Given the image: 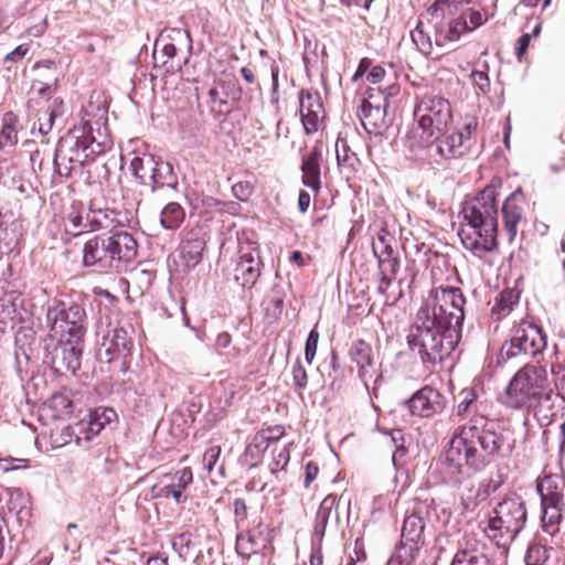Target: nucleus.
<instances>
[{"instance_id":"56","label":"nucleus","mask_w":565,"mask_h":565,"mask_svg":"<svg viewBox=\"0 0 565 565\" xmlns=\"http://www.w3.org/2000/svg\"><path fill=\"white\" fill-rule=\"evenodd\" d=\"M253 192L254 186L248 181H239L232 186L233 195L241 201L248 200Z\"/></svg>"},{"instance_id":"29","label":"nucleus","mask_w":565,"mask_h":565,"mask_svg":"<svg viewBox=\"0 0 565 565\" xmlns=\"http://www.w3.org/2000/svg\"><path fill=\"white\" fill-rule=\"evenodd\" d=\"M322 151L319 147H313L310 152L303 157L301 163L302 183L318 192L321 186L320 181V160Z\"/></svg>"},{"instance_id":"52","label":"nucleus","mask_w":565,"mask_h":565,"mask_svg":"<svg viewBox=\"0 0 565 565\" xmlns=\"http://www.w3.org/2000/svg\"><path fill=\"white\" fill-rule=\"evenodd\" d=\"M218 86L222 88L223 95L228 99L237 102L242 96V88L236 78H230L226 81H222L218 83Z\"/></svg>"},{"instance_id":"50","label":"nucleus","mask_w":565,"mask_h":565,"mask_svg":"<svg viewBox=\"0 0 565 565\" xmlns=\"http://www.w3.org/2000/svg\"><path fill=\"white\" fill-rule=\"evenodd\" d=\"M50 407L60 414H71L73 402L66 394L56 393L50 399Z\"/></svg>"},{"instance_id":"55","label":"nucleus","mask_w":565,"mask_h":565,"mask_svg":"<svg viewBox=\"0 0 565 565\" xmlns=\"http://www.w3.org/2000/svg\"><path fill=\"white\" fill-rule=\"evenodd\" d=\"M221 455L220 446H212L205 450L202 459L204 469L211 473Z\"/></svg>"},{"instance_id":"8","label":"nucleus","mask_w":565,"mask_h":565,"mask_svg":"<svg viewBox=\"0 0 565 565\" xmlns=\"http://www.w3.org/2000/svg\"><path fill=\"white\" fill-rule=\"evenodd\" d=\"M45 317L51 339L68 343L84 340L88 319L81 303L52 299L47 302Z\"/></svg>"},{"instance_id":"54","label":"nucleus","mask_w":565,"mask_h":565,"mask_svg":"<svg viewBox=\"0 0 565 565\" xmlns=\"http://www.w3.org/2000/svg\"><path fill=\"white\" fill-rule=\"evenodd\" d=\"M318 342H319V332L315 328L309 332L307 341H306V345H305V359H306L307 363H309V364L312 363V361L316 356Z\"/></svg>"},{"instance_id":"13","label":"nucleus","mask_w":565,"mask_h":565,"mask_svg":"<svg viewBox=\"0 0 565 565\" xmlns=\"http://www.w3.org/2000/svg\"><path fill=\"white\" fill-rule=\"evenodd\" d=\"M111 246L107 233L90 237L83 248V265L94 267L98 271H115Z\"/></svg>"},{"instance_id":"61","label":"nucleus","mask_w":565,"mask_h":565,"mask_svg":"<svg viewBox=\"0 0 565 565\" xmlns=\"http://www.w3.org/2000/svg\"><path fill=\"white\" fill-rule=\"evenodd\" d=\"M467 4V2H463V10L466 11L467 21L469 20V29L472 31L476 28L482 25L486 19L480 11L472 10L468 8Z\"/></svg>"},{"instance_id":"18","label":"nucleus","mask_w":565,"mask_h":565,"mask_svg":"<svg viewBox=\"0 0 565 565\" xmlns=\"http://www.w3.org/2000/svg\"><path fill=\"white\" fill-rule=\"evenodd\" d=\"M120 215V212L108 207L102 200L94 199L86 212L85 225L92 232L113 228L121 223Z\"/></svg>"},{"instance_id":"6","label":"nucleus","mask_w":565,"mask_h":565,"mask_svg":"<svg viewBox=\"0 0 565 565\" xmlns=\"http://www.w3.org/2000/svg\"><path fill=\"white\" fill-rule=\"evenodd\" d=\"M478 119L469 117L460 129L449 135H439L423 142L417 135L408 137L407 150L409 156L423 163H440L441 160L461 158L469 153L477 143Z\"/></svg>"},{"instance_id":"1","label":"nucleus","mask_w":565,"mask_h":565,"mask_svg":"<svg viewBox=\"0 0 565 565\" xmlns=\"http://www.w3.org/2000/svg\"><path fill=\"white\" fill-rule=\"evenodd\" d=\"M465 296L460 288H433L416 313L407 333L411 351L424 364L441 363L457 347L465 319Z\"/></svg>"},{"instance_id":"5","label":"nucleus","mask_w":565,"mask_h":565,"mask_svg":"<svg viewBox=\"0 0 565 565\" xmlns=\"http://www.w3.org/2000/svg\"><path fill=\"white\" fill-rule=\"evenodd\" d=\"M504 404L513 409L526 408L540 419L550 420L554 409V390L545 366L524 364L511 379Z\"/></svg>"},{"instance_id":"16","label":"nucleus","mask_w":565,"mask_h":565,"mask_svg":"<svg viewBox=\"0 0 565 565\" xmlns=\"http://www.w3.org/2000/svg\"><path fill=\"white\" fill-rule=\"evenodd\" d=\"M429 513V507L425 502L415 503L412 513L405 516L402 527V550H406L407 543H411L409 553L412 554L423 540L425 530V516Z\"/></svg>"},{"instance_id":"27","label":"nucleus","mask_w":565,"mask_h":565,"mask_svg":"<svg viewBox=\"0 0 565 565\" xmlns=\"http://www.w3.org/2000/svg\"><path fill=\"white\" fill-rule=\"evenodd\" d=\"M372 250L379 263L380 273L396 275L399 267V259L395 256L390 243L388 234L381 232L372 244Z\"/></svg>"},{"instance_id":"23","label":"nucleus","mask_w":565,"mask_h":565,"mask_svg":"<svg viewBox=\"0 0 565 565\" xmlns=\"http://www.w3.org/2000/svg\"><path fill=\"white\" fill-rule=\"evenodd\" d=\"M60 344L55 349L52 358L53 365L57 369H65L73 374L81 367V358L83 354L84 340L77 343H68L67 341H57Z\"/></svg>"},{"instance_id":"3","label":"nucleus","mask_w":565,"mask_h":565,"mask_svg":"<svg viewBox=\"0 0 565 565\" xmlns=\"http://www.w3.org/2000/svg\"><path fill=\"white\" fill-rule=\"evenodd\" d=\"M458 236L463 247L481 257L498 249V207L495 188L487 186L465 203Z\"/></svg>"},{"instance_id":"63","label":"nucleus","mask_w":565,"mask_h":565,"mask_svg":"<svg viewBox=\"0 0 565 565\" xmlns=\"http://www.w3.org/2000/svg\"><path fill=\"white\" fill-rule=\"evenodd\" d=\"M193 475L190 468H184L177 473V482L173 483L181 492L192 482Z\"/></svg>"},{"instance_id":"9","label":"nucleus","mask_w":565,"mask_h":565,"mask_svg":"<svg viewBox=\"0 0 565 565\" xmlns=\"http://www.w3.org/2000/svg\"><path fill=\"white\" fill-rule=\"evenodd\" d=\"M546 347V335L535 323L521 320L511 329L510 339L507 340L500 350L499 362H507L511 359L536 358Z\"/></svg>"},{"instance_id":"15","label":"nucleus","mask_w":565,"mask_h":565,"mask_svg":"<svg viewBox=\"0 0 565 565\" xmlns=\"http://www.w3.org/2000/svg\"><path fill=\"white\" fill-rule=\"evenodd\" d=\"M111 257L115 260V271L124 270L137 257L138 244L135 237L126 231L108 232Z\"/></svg>"},{"instance_id":"48","label":"nucleus","mask_w":565,"mask_h":565,"mask_svg":"<svg viewBox=\"0 0 565 565\" xmlns=\"http://www.w3.org/2000/svg\"><path fill=\"white\" fill-rule=\"evenodd\" d=\"M97 424H100L104 429L106 425L110 424L117 418V414L113 408L99 406L88 414Z\"/></svg>"},{"instance_id":"40","label":"nucleus","mask_w":565,"mask_h":565,"mask_svg":"<svg viewBox=\"0 0 565 565\" xmlns=\"http://www.w3.org/2000/svg\"><path fill=\"white\" fill-rule=\"evenodd\" d=\"M479 405L476 404L471 407V409L466 411L463 416H459L461 419H468L465 425H487L491 423L488 418L490 405L487 398L478 402Z\"/></svg>"},{"instance_id":"7","label":"nucleus","mask_w":565,"mask_h":565,"mask_svg":"<svg viewBox=\"0 0 565 565\" xmlns=\"http://www.w3.org/2000/svg\"><path fill=\"white\" fill-rule=\"evenodd\" d=\"M526 520L527 511L523 499L516 494L509 495L489 513L483 533L499 547H507L522 532Z\"/></svg>"},{"instance_id":"37","label":"nucleus","mask_w":565,"mask_h":565,"mask_svg":"<svg viewBox=\"0 0 565 565\" xmlns=\"http://www.w3.org/2000/svg\"><path fill=\"white\" fill-rule=\"evenodd\" d=\"M70 429L76 436V444L79 446L83 440L88 443L103 430L100 424L94 422L89 416H87V419L79 420Z\"/></svg>"},{"instance_id":"24","label":"nucleus","mask_w":565,"mask_h":565,"mask_svg":"<svg viewBox=\"0 0 565 565\" xmlns=\"http://www.w3.org/2000/svg\"><path fill=\"white\" fill-rule=\"evenodd\" d=\"M339 499L335 494H328L319 505L316 514L315 526L312 532V541L322 543L326 527L329 520L340 523V513L338 511Z\"/></svg>"},{"instance_id":"49","label":"nucleus","mask_w":565,"mask_h":565,"mask_svg":"<svg viewBox=\"0 0 565 565\" xmlns=\"http://www.w3.org/2000/svg\"><path fill=\"white\" fill-rule=\"evenodd\" d=\"M66 231L73 236H78L84 232H90L88 226L85 225V216L76 212L68 214Z\"/></svg>"},{"instance_id":"38","label":"nucleus","mask_w":565,"mask_h":565,"mask_svg":"<svg viewBox=\"0 0 565 565\" xmlns=\"http://www.w3.org/2000/svg\"><path fill=\"white\" fill-rule=\"evenodd\" d=\"M3 126L0 130V148H11L18 142V131L15 125L18 122L17 117L8 111L3 115Z\"/></svg>"},{"instance_id":"11","label":"nucleus","mask_w":565,"mask_h":565,"mask_svg":"<svg viewBox=\"0 0 565 565\" xmlns=\"http://www.w3.org/2000/svg\"><path fill=\"white\" fill-rule=\"evenodd\" d=\"M565 480L559 475H546L537 482L542 503V522L545 531L553 534L559 524L565 508Z\"/></svg>"},{"instance_id":"4","label":"nucleus","mask_w":565,"mask_h":565,"mask_svg":"<svg viewBox=\"0 0 565 565\" xmlns=\"http://www.w3.org/2000/svg\"><path fill=\"white\" fill-rule=\"evenodd\" d=\"M105 113L97 120H83L61 138L55 150L53 163L58 175L68 178L94 156L104 153L110 147L105 129Z\"/></svg>"},{"instance_id":"32","label":"nucleus","mask_w":565,"mask_h":565,"mask_svg":"<svg viewBox=\"0 0 565 565\" xmlns=\"http://www.w3.org/2000/svg\"><path fill=\"white\" fill-rule=\"evenodd\" d=\"M152 179L150 182L151 190L157 188L168 186L174 189L178 185V178L173 172L171 163L161 159L157 160L156 170H153Z\"/></svg>"},{"instance_id":"43","label":"nucleus","mask_w":565,"mask_h":565,"mask_svg":"<svg viewBox=\"0 0 565 565\" xmlns=\"http://www.w3.org/2000/svg\"><path fill=\"white\" fill-rule=\"evenodd\" d=\"M411 38L417 50L424 54H429L431 51L430 38L426 34L423 28V22L418 21L416 26L411 31Z\"/></svg>"},{"instance_id":"12","label":"nucleus","mask_w":565,"mask_h":565,"mask_svg":"<svg viewBox=\"0 0 565 565\" xmlns=\"http://www.w3.org/2000/svg\"><path fill=\"white\" fill-rule=\"evenodd\" d=\"M429 10L440 11L443 15H456L451 18L447 26L439 25L436 28V43L443 45L445 41H457L465 32L471 31L463 10V1L460 0H438Z\"/></svg>"},{"instance_id":"57","label":"nucleus","mask_w":565,"mask_h":565,"mask_svg":"<svg viewBox=\"0 0 565 565\" xmlns=\"http://www.w3.org/2000/svg\"><path fill=\"white\" fill-rule=\"evenodd\" d=\"M28 459L24 458H14V457H7L0 459V470L3 472L26 468L28 467Z\"/></svg>"},{"instance_id":"19","label":"nucleus","mask_w":565,"mask_h":565,"mask_svg":"<svg viewBox=\"0 0 565 565\" xmlns=\"http://www.w3.org/2000/svg\"><path fill=\"white\" fill-rule=\"evenodd\" d=\"M374 89L369 92V99H363L359 117L363 128L369 134H380L386 127L385 122V107L388 105V95L383 96V105H374L370 99L374 98Z\"/></svg>"},{"instance_id":"60","label":"nucleus","mask_w":565,"mask_h":565,"mask_svg":"<svg viewBox=\"0 0 565 565\" xmlns=\"http://www.w3.org/2000/svg\"><path fill=\"white\" fill-rule=\"evenodd\" d=\"M289 462V448L288 446L282 447L274 456L273 465L270 467L271 472H277L284 469Z\"/></svg>"},{"instance_id":"33","label":"nucleus","mask_w":565,"mask_h":565,"mask_svg":"<svg viewBox=\"0 0 565 565\" xmlns=\"http://www.w3.org/2000/svg\"><path fill=\"white\" fill-rule=\"evenodd\" d=\"M519 294L513 289H504L491 309V316L494 320L500 321L511 313L513 307L519 302Z\"/></svg>"},{"instance_id":"31","label":"nucleus","mask_w":565,"mask_h":565,"mask_svg":"<svg viewBox=\"0 0 565 565\" xmlns=\"http://www.w3.org/2000/svg\"><path fill=\"white\" fill-rule=\"evenodd\" d=\"M486 398V394L483 390L477 385L471 387L462 388L455 397L456 405L454 407V413L456 416H463L466 411L471 409V407L478 402Z\"/></svg>"},{"instance_id":"26","label":"nucleus","mask_w":565,"mask_h":565,"mask_svg":"<svg viewBox=\"0 0 565 565\" xmlns=\"http://www.w3.org/2000/svg\"><path fill=\"white\" fill-rule=\"evenodd\" d=\"M268 539V527L259 523L254 529L249 530L246 534H238L236 537V551L245 557L258 553L265 548Z\"/></svg>"},{"instance_id":"41","label":"nucleus","mask_w":565,"mask_h":565,"mask_svg":"<svg viewBox=\"0 0 565 565\" xmlns=\"http://www.w3.org/2000/svg\"><path fill=\"white\" fill-rule=\"evenodd\" d=\"M551 548L540 542H533L529 545L525 554L526 565H544L550 558Z\"/></svg>"},{"instance_id":"53","label":"nucleus","mask_w":565,"mask_h":565,"mask_svg":"<svg viewBox=\"0 0 565 565\" xmlns=\"http://www.w3.org/2000/svg\"><path fill=\"white\" fill-rule=\"evenodd\" d=\"M292 381L296 390L301 394L308 384V374L299 360L292 366Z\"/></svg>"},{"instance_id":"39","label":"nucleus","mask_w":565,"mask_h":565,"mask_svg":"<svg viewBox=\"0 0 565 565\" xmlns=\"http://www.w3.org/2000/svg\"><path fill=\"white\" fill-rule=\"evenodd\" d=\"M62 105V100L56 98L47 109L40 114L39 131L42 135H47L52 130L55 119L63 114Z\"/></svg>"},{"instance_id":"34","label":"nucleus","mask_w":565,"mask_h":565,"mask_svg":"<svg viewBox=\"0 0 565 565\" xmlns=\"http://www.w3.org/2000/svg\"><path fill=\"white\" fill-rule=\"evenodd\" d=\"M156 167L157 159L151 154L135 157L130 162V169L134 175L139 179L141 183L147 185H150Z\"/></svg>"},{"instance_id":"28","label":"nucleus","mask_w":565,"mask_h":565,"mask_svg":"<svg viewBox=\"0 0 565 565\" xmlns=\"http://www.w3.org/2000/svg\"><path fill=\"white\" fill-rule=\"evenodd\" d=\"M521 195L519 190L514 191L507 198L502 206L503 231L509 244L513 243L518 234V224L523 216L522 206L516 204V200Z\"/></svg>"},{"instance_id":"51","label":"nucleus","mask_w":565,"mask_h":565,"mask_svg":"<svg viewBox=\"0 0 565 565\" xmlns=\"http://www.w3.org/2000/svg\"><path fill=\"white\" fill-rule=\"evenodd\" d=\"M323 110H303V113H300L301 120L307 134H312L318 130Z\"/></svg>"},{"instance_id":"42","label":"nucleus","mask_w":565,"mask_h":565,"mask_svg":"<svg viewBox=\"0 0 565 565\" xmlns=\"http://www.w3.org/2000/svg\"><path fill=\"white\" fill-rule=\"evenodd\" d=\"M29 498L21 489H12L9 492L8 508L17 515L28 514Z\"/></svg>"},{"instance_id":"45","label":"nucleus","mask_w":565,"mask_h":565,"mask_svg":"<svg viewBox=\"0 0 565 565\" xmlns=\"http://www.w3.org/2000/svg\"><path fill=\"white\" fill-rule=\"evenodd\" d=\"M391 440L393 445L395 446V450L392 456V461L395 467H398L401 465V459H403L406 454L407 449L404 446V434L402 430L396 429L391 433Z\"/></svg>"},{"instance_id":"64","label":"nucleus","mask_w":565,"mask_h":565,"mask_svg":"<svg viewBox=\"0 0 565 565\" xmlns=\"http://www.w3.org/2000/svg\"><path fill=\"white\" fill-rule=\"evenodd\" d=\"M29 52V45L28 44H20L18 45L13 51L8 53L6 55L4 61L6 62H19L21 61Z\"/></svg>"},{"instance_id":"2","label":"nucleus","mask_w":565,"mask_h":565,"mask_svg":"<svg viewBox=\"0 0 565 565\" xmlns=\"http://www.w3.org/2000/svg\"><path fill=\"white\" fill-rule=\"evenodd\" d=\"M511 452L512 446H505L503 435L494 429L492 422L480 426L461 425L451 438L441 462L443 480L452 486L460 484L465 478V466L480 471L494 459Z\"/></svg>"},{"instance_id":"58","label":"nucleus","mask_w":565,"mask_h":565,"mask_svg":"<svg viewBox=\"0 0 565 565\" xmlns=\"http://www.w3.org/2000/svg\"><path fill=\"white\" fill-rule=\"evenodd\" d=\"M337 160L340 166L348 164L350 167L353 166V157L354 154H349V150L347 147V142L344 140L338 139L335 145Z\"/></svg>"},{"instance_id":"30","label":"nucleus","mask_w":565,"mask_h":565,"mask_svg":"<svg viewBox=\"0 0 565 565\" xmlns=\"http://www.w3.org/2000/svg\"><path fill=\"white\" fill-rule=\"evenodd\" d=\"M286 290L281 284H274L262 301L265 317L270 321H277L284 311Z\"/></svg>"},{"instance_id":"17","label":"nucleus","mask_w":565,"mask_h":565,"mask_svg":"<svg viewBox=\"0 0 565 565\" xmlns=\"http://www.w3.org/2000/svg\"><path fill=\"white\" fill-rule=\"evenodd\" d=\"M134 347V341L125 328L107 330L99 343L98 355H105L108 362L120 356L126 358Z\"/></svg>"},{"instance_id":"46","label":"nucleus","mask_w":565,"mask_h":565,"mask_svg":"<svg viewBox=\"0 0 565 565\" xmlns=\"http://www.w3.org/2000/svg\"><path fill=\"white\" fill-rule=\"evenodd\" d=\"M207 104L212 111L215 113H224L228 111L226 109L228 105L227 98L221 93L217 87H213L207 92Z\"/></svg>"},{"instance_id":"47","label":"nucleus","mask_w":565,"mask_h":565,"mask_svg":"<svg viewBox=\"0 0 565 565\" xmlns=\"http://www.w3.org/2000/svg\"><path fill=\"white\" fill-rule=\"evenodd\" d=\"M551 373L554 384L553 390L556 391L554 398L565 399V367L561 364L552 365Z\"/></svg>"},{"instance_id":"36","label":"nucleus","mask_w":565,"mask_h":565,"mask_svg":"<svg viewBox=\"0 0 565 565\" xmlns=\"http://www.w3.org/2000/svg\"><path fill=\"white\" fill-rule=\"evenodd\" d=\"M185 212L177 202L168 203L161 211L160 224L166 230H177L184 221Z\"/></svg>"},{"instance_id":"22","label":"nucleus","mask_w":565,"mask_h":565,"mask_svg":"<svg viewBox=\"0 0 565 565\" xmlns=\"http://www.w3.org/2000/svg\"><path fill=\"white\" fill-rule=\"evenodd\" d=\"M350 359L358 366L359 379L369 388V382L374 377L373 351L364 340H358L352 343L349 351Z\"/></svg>"},{"instance_id":"59","label":"nucleus","mask_w":565,"mask_h":565,"mask_svg":"<svg viewBox=\"0 0 565 565\" xmlns=\"http://www.w3.org/2000/svg\"><path fill=\"white\" fill-rule=\"evenodd\" d=\"M152 492L154 493V497H172L178 503L180 502L182 497V492L179 489H177V487L173 483L160 488L153 487Z\"/></svg>"},{"instance_id":"14","label":"nucleus","mask_w":565,"mask_h":565,"mask_svg":"<svg viewBox=\"0 0 565 565\" xmlns=\"http://www.w3.org/2000/svg\"><path fill=\"white\" fill-rule=\"evenodd\" d=\"M446 397L431 386H424L405 402L411 414L429 418L440 414L446 408Z\"/></svg>"},{"instance_id":"44","label":"nucleus","mask_w":565,"mask_h":565,"mask_svg":"<svg viewBox=\"0 0 565 565\" xmlns=\"http://www.w3.org/2000/svg\"><path fill=\"white\" fill-rule=\"evenodd\" d=\"M299 102L300 113H303V110H323L321 98L318 93L301 90Z\"/></svg>"},{"instance_id":"10","label":"nucleus","mask_w":565,"mask_h":565,"mask_svg":"<svg viewBox=\"0 0 565 565\" xmlns=\"http://www.w3.org/2000/svg\"><path fill=\"white\" fill-rule=\"evenodd\" d=\"M414 117L418 127L409 137L417 135L418 139L425 142L435 138V136L443 135L451 120L450 104L440 96L425 95L417 102Z\"/></svg>"},{"instance_id":"62","label":"nucleus","mask_w":565,"mask_h":565,"mask_svg":"<svg viewBox=\"0 0 565 565\" xmlns=\"http://www.w3.org/2000/svg\"><path fill=\"white\" fill-rule=\"evenodd\" d=\"M471 81H472L473 85L482 93H486L489 90L490 81H489L488 74L486 72L473 71L471 73Z\"/></svg>"},{"instance_id":"35","label":"nucleus","mask_w":565,"mask_h":565,"mask_svg":"<svg viewBox=\"0 0 565 565\" xmlns=\"http://www.w3.org/2000/svg\"><path fill=\"white\" fill-rule=\"evenodd\" d=\"M274 436L268 435L267 433H257L253 441L246 446L245 448V459L249 461L250 467H255L262 460L263 454L270 445V438Z\"/></svg>"},{"instance_id":"20","label":"nucleus","mask_w":565,"mask_h":565,"mask_svg":"<svg viewBox=\"0 0 565 565\" xmlns=\"http://www.w3.org/2000/svg\"><path fill=\"white\" fill-rule=\"evenodd\" d=\"M486 545L473 536H463L450 565H493Z\"/></svg>"},{"instance_id":"21","label":"nucleus","mask_w":565,"mask_h":565,"mask_svg":"<svg viewBox=\"0 0 565 565\" xmlns=\"http://www.w3.org/2000/svg\"><path fill=\"white\" fill-rule=\"evenodd\" d=\"M262 259L256 250L241 254L234 268V279L244 288H252L262 271Z\"/></svg>"},{"instance_id":"25","label":"nucleus","mask_w":565,"mask_h":565,"mask_svg":"<svg viewBox=\"0 0 565 565\" xmlns=\"http://www.w3.org/2000/svg\"><path fill=\"white\" fill-rule=\"evenodd\" d=\"M206 242L198 233L190 232L182 241L179 248V257L184 271L193 269L203 257Z\"/></svg>"}]
</instances>
